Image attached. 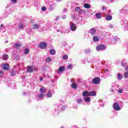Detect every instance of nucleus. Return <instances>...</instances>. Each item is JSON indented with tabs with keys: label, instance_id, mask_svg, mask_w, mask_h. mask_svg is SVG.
I'll use <instances>...</instances> for the list:
<instances>
[{
	"label": "nucleus",
	"instance_id": "nucleus-1",
	"mask_svg": "<svg viewBox=\"0 0 128 128\" xmlns=\"http://www.w3.org/2000/svg\"><path fill=\"white\" fill-rule=\"evenodd\" d=\"M92 82L94 84H98L100 82V78L98 77L94 78L92 80Z\"/></svg>",
	"mask_w": 128,
	"mask_h": 128
},
{
	"label": "nucleus",
	"instance_id": "nucleus-2",
	"mask_svg": "<svg viewBox=\"0 0 128 128\" xmlns=\"http://www.w3.org/2000/svg\"><path fill=\"white\" fill-rule=\"evenodd\" d=\"M46 46H48L46 42H42L39 44V48H41L42 50H44V48H46Z\"/></svg>",
	"mask_w": 128,
	"mask_h": 128
},
{
	"label": "nucleus",
	"instance_id": "nucleus-3",
	"mask_svg": "<svg viewBox=\"0 0 128 128\" xmlns=\"http://www.w3.org/2000/svg\"><path fill=\"white\" fill-rule=\"evenodd\" d=\"M34 66H31L27 67V72L30 74L34 72Z\"/></svg>",
	"mask_w": 128,
	"mask_h": 128
},
{
	"label": "nucleus",
	"instance_id": "nucleus-4",
	"mask_svg": "<svg viewBox=\"0 0 128 128\" xmlns=\"http://www.w3.org/2000/svg\"><path fill=\"white\" fill-rule=\"evenodd\" d=\"M3 66L2 67L4 70H10V65L8 64H2Z\"/></svg>",
	"mask_w": 128,
	"mask_h": 128
},
{
	"label": "nucleus",
	"instance_id": "nucleus-5",
	"mask_svg": "<svg viewBox=\"0 0 128 128\" xmlns=\"http://www.w3.org/2000/svg\"><path fill=\"white\" fill-rule=\"evenodd\" d=\"M64 70H66V67L62 66H60L58 70V74H60V72H64Z\"/></svg>",
	"mask_w": 128,
	"mask_h": 128
},
{
	"label": "nucleus",
	"instance_id": "nucleus-6",
	"mask_svg": "<svg viewBox=\"0 0 128 128\" xmlns=\"http://www.w3.org/2000/svg\"><path fill=\"white\" fill-rule=\"evenodd\" d=\"M113 106L116 110H120V107L118 104L117 102L114 103Z\"/></svg>",
	"mask_w": 128,
	"mask_h": 128
},
{
	"label": "nucleus",
	"instance_id": "nucleus-7",
	"mask_svg": "<svg viewBox=\"0 0 128 128\" xmlns=\"http://www.w3.org/2000/svg\"><path fill=\"white\" fill-rule=\"evenodd\" d=\"M106 48V46L104 45H100V46H97L96 50H104Z\"/></svg>",
	"mask_w": 128,
	"mask_h": 128
},
{
	"label": "nucleus",
	"instance_id": "nucleus-8",
	"mask_svg": "<svg viewBox=\"0 0 128 128\" xmlns=\"http://www.w3.org/2000/svg\"><path fill=\"white\" fill-rule=\"evenodd\" d=\"M75 12H78V14H82V9H80V8L79 6L76 7L75 8Z\"/></svg>",
	"mask_w": 128,
	"mask_h": 128
},
{
	"label": "nucleus",
	"instance_id": "nucleus-9",
	"mask_svg": "<svg viewBox=\"0 0 128 128\" xmlns=\"http://www.w3.org/2000/svg\"><path fill=\"white\" fill-rule=\"evenodd\" d=\"M96 91H92L89 92V96H96Z\"/></svg>",
	"mask_w": 128,
	"mask_h": 128
},
{
	"label": "nucleus",
	"instance_id": "nucleus-10",
	"mask_svg": "<svg viewBox=\"0 0 128 128\" xmlns=\"http://www.w3.org/2000/svg\"><path fill=\"white\" fill-rule=\"evenodd\" d=\"M70 28L71 30H72V32H74L76 30V24H72L70 27Z\"/></svg>",
	"mask_w": 128,
	"mask_h": 128
},
{
	"label": "nucleus",
	"instance_id": "nucleus-11",
	"mask_svg": "<svg viewBox=\"0 0 128 128\" xmlns=\"http://www.w3.org/2000/svg\"><path fill=\"white\" fill-rule=\"evenodd\" d=\"M40 92L44 94V93L46 92V88H44V87H42L40 88Z\"/></svg>",
	"mask_w": 128,
	"mask_h": 128
},
{
	"label": "nucleus",
	"instance_id": "nucleus-12",
	"mask_svg": "<svg viewBox=\"0 0 128 128\" xmlns=\"http://www.w3.org/2000/svg\"><path fill=\"white\" fill-rule=\"evenodd\" d=\"M82 96H89V92L85 90L83 92Z\"/></svg>",
	"mask_w": 128,
	"mask_h": 128
},
{
	"label": "nucleus",
	"instance_id": "nucleus-13",
	"mask_svg": "<svg viewBox=\"0 0 128 128\" xmlns=\"http://www.w3.org/2000/svg\"><path fill=\"white\" fill-rule=\"evenodd\" d=\"M90 34H92V36L94 34H96V30L94 28H92L90 30Z\"/></svg>",
	"mask_w": 128,
	"mask_h": 128
},
{
	"label": "nucleus",
	"instance_id": "nucleus-14",
	"mask_svg": "<svg viewBox=\"0 0 128 128\" xmlns=\"http://www.w3.org/2000/svg\"><path fill=\"white\" fill-rule=\"evenodd\" d=\"M112 20V16L110 15H106V20Z\"/></svg>",
	"mask_w": 128,
	"mask_h": 128
},
{
	"label": "nucleus",
	"instance_id": "nucleus-15",
	"mask_svg": "<svg viewBox=\"0 0 128 128\" xmlns=\"http://www.w3.org/2000/svg\"><path fill=\"white\" fill-rule=\"evenodd\" d=\"M8 55L6 54H4L3 55L2 60H8Z\"/></svg>",
	"mask_w": 128,
	"mask_h": 128
},
{
	"label": "nucleus",
	"instance_id": "nucleus-16",
	"mask_svg": "<svg viewBox=\"0 0 128 128\" xmlns=\"http://www.w3.org/2000/svg\"><path fill=\"white\" fill-rule=\"evenodd\" d=\"M97 18L100 19L102 18V14L100 13H96L95 14Z\"/></svg>",
	"mask_w": 128,
	"mask_h": 128
},
{
	"label": "nucleus",
	"instance_id": "nucleus-17",
	"mask_svg": "<svg viewBox=\"0 0 128 128\" xmlns=\"http://www.w3.org/2000/svg\"><path fill=\"white\" fill-rule=\"evenodd\" d=\"M20 46H22V44H19L18 43H16L14 45V48H20Z\"/></svg>",
	"mask_w": 128,
	"mask_h": 128
},
{
	"label": "nucleus",
	"instance_id": "nucleus-18",
	"mask_svg": "<svg viewBox=\"0 0 128 128\" xmlns=\"http://www.w3.org/2000/svg\"><path fill=\"white\" fill-rule=\"evenodd\" d=\"M71 87L72 88H74V90H76V88H78V84H71Z\"/></svg>",
	"mask_w": 128,
	"mask_h": 128
},
{
	"label": "nucleus",
	"instance_id": "nucleus-19",
	"mask_svg": "<svg viewBox=\"0 0 128 128\" xmlns=\"http://www.w3.org/2000/svg\"><path fill=\"white\" fill-rule=\"evenodd\" d=\"M93 40L96 42H98V40H100V38H98V36H94L93 38Z\"/></svg>",
	"mask_w": 128,
	"mask_h": 128
},
{
	"label": "nucleus",
	"instance_id": "nucleus-20",
	"mask_svg": "<svg viewBox=\"0 0 128 128\" xmlns=\"http://www.w3.org/2000/svg\"><path fill=\"white\" fill-rule=\"evenodd\" d=\"M50 54H52V56H54V54H56V50H50Z\"/></svg>",
	"mask_w": 128,
	"mask_h": 128
},
{
	"label": "nucleus",
	"instance_id": "nucleus-21",
	"mask_svg": "<svg viewBox=\"0 0 128 128\" xmlns=\"http://www.w3.org/2000/svg\"><path fill=\"white\" fill-rule=\"evenodd\" d=\"M84 8H90V5L88 4H84Z\"/></svg>",
	"mask_w": 128,
	"mask_h": 128
},
{
	"label": "nucleus",
	"instance_id": "nucleus-22",
	"mask_svg": "<svg viewBox=\"0 0 128 128\" xmlns=\"http://www.w3.org/2000/svg\"><path fill=\"white\" fill-rule=\"evenodd\" d=\"M47 96L48 98H52V92H50V91H48Z\"/></svg>",
	"mask_w": 128,
	"mask_h": 128
},
{
	"label": "nucleus",
	"instance_id": "nucleus-23",
	"mask_svg": "<svg viewBox=\"0 0 128 128\" xmlns=\"http://www.w3.org/2000/svg\"><path fill=\"white\" fill-rule=\"evenodd\" d=\"M46 62H52V59L48 57L46 58Z\"/></svg>",
	"mask_w": 128,
	"mask_h": 128
},
{
	"label": "nucleus",
	"instance_id": "nucleus-24",
	"mask_svg": "<svg viewBox=\"0 0 128 128\" xmlns=\"http://www.w3.org/2000/svg\"><path fill=\"white\" fill-rule=\"evenodd\" d=\"M84 99L86 102H90V98L89 97L87 98H84Z\"/></svg>",
	"mask_w": 128,
	"mask_h": 128
},
{
	"label": "nucleus",
	"instance_id": "nucleus-25",
	"mask_svg": "<svg viewBox=\"0 0 128 128\" xmlns=\"http://www.w3.org/2000/svg\"><path fill=\"white\" fill-rule=\"evenodd\" d=\"M118 80H122V76L121 74H118Z\"/></svg>",
	"mask_w": 128,
	"mask_h": 128
},
{
	"label": "nucleus",
	"instance_id": "nucleus-26",
	"mask_svg": "<svg viewBox=\"0 0 128 128\" xmlns=\"http://www.w3.org/2000/svg\"><path fill=\"white\" fill-rule=\"evenodd\" d=\"M18 28H22V29L24 28V24L22 23L19 24H18Z\"/></svg>",
	"mask_w": 128,
	"mask_h": 128
},
{
	"label": "nucleus",
	"instance_id": "nucleus-27",
	"mask_svg": "<svg viewBox=\"0 0 128 128\" xmlns=\"http://www.w3.org/2000/svg\"><path fill=\"white\" fill-rule=\"evenodd\" d=\"M44 95L42 94H40L38 95V98H44Z\"/></svg>",
	"mask_w": 128,
	"mask_h": 128
},
{
	"label": "nucleus",
	"instance_id": "nucleus-28",
	"mask_svg": "<svg viewBox=\"0 0 128 128\" xmlns=\"http://www.w3.org/2000/svg\"><path fill=\"white\" fill-rule=\"evenodd\" d=\"M68 58V56L67 54H64V56H63V60H66Z\"/></svg>",
	"mask_w": 128,
	"mask_h": 128
},
{
	"label": "nucleus",
	"instance_id": "nucleus-29",
	"mask_svg": "<svg viewBox=\"0 0 128 128\" xmlns=\"http://www.w3.org/2000/svg\"><path fill=\"white\" fill-rule=\"evenodd\" d=\"M39 26L38 25L36 24H34L33 25V28L36 29V28H38Z\"/></svg>",
	"mask_w": 128,
	"mask_h": 128
},
{
	"label": "nucleus",
	"instance_id": "nucleus-30",
	"mask_svg": "<svg viewBox=\"0 0 128 128\" xmlns=\"http://www.w3.org/2000/svg\"><path fill=\"white\" fill-rule=\"evenodd\" d=\"M28 52H30V50L26 48L25 50V51L24 52V53L25 54H28Z\"/></svg>",
	"mask_w": 128,
	"mask_h": 128
},
{
	"label": "nucleus",
	"instance_id": "nucleus-31",
	"mask_svg": "<svg viewBox=\"0 0 128 128\" xmlns=\"http://www.w3.org/2000/svg\"><path fill=\"white\" fill-rule=\"evenodd\" d=\"M124 78H128V72H126L124 73Z\"/></svg>",
	"mask_w": 128,
	"mask_h": 128
},
{
	"label": "nucleus",
	"instance_id": "nucleus-32",
	"mask_svg": "<svg viewBox=\"0 0 128 128\" xmlns=\"http://www.w3.org/2000/svg\"><path fill=\"white\" fill-rule=\"evenodd\" d=\"M77 102H78V104H80L81 102H82V99H78L77 100Z\"/></svg>",
	"mask_w": 128,
	"mask_h": 128
},
{
	"label": "nucleus",
	"instance_id": "nucleus-33",
	"mask_svg": "<svg viewBox=\"0 0 128 128\" xmlns=\"http://www.w3.org/2000/svg\"><path fill=\"white\" fill-rule=\"evenodd\" d=\"M10 76H16V73L14 72H11Z\"/></svg>",
	"mask_w": 128,
	"mask_h": 128
},
{
	"label": "nucleus",
	"instance_id": "nucleus-34",
	"mask_svg": "<svg viewBox=\"0 0 128 128\" xmlns=\"http://www.w3.org/2000/svg\"><path fill=\"white\" fill-rule=\"evenodd\" d=\"M68 70H72V64H70L68 66Z\"/></svg>",
	"mask_w": 128,
	"mask_h": 128
},
{
	"label": "nucleus",
	"instance_id": "nucleus-35",
	"mask_svg": "<svg viewBox=\"0 0 128 128\" xmlns=\"http://www.w3.org/2000/svg\"><path fill=\"white\" fill-rule=\"evenodd\" d=\"M42 10L43 12H46V7H42Z\"/></svg>",
	"mask_w": 128,
	"mask_h": 128
},
{
	"label": "nucleus",
	"instance_id": "nucleus-36",
	"mask_svg": "<svg viewBox=\"0 0 128 128\" xmlns=\"http://www.w3.org/2000/svg\"><path fill=\"white\" fill-rule=\"evenodd\" d=\"M12 2H14V4H18V2H16V0H11Z\"/></svg>",
	"mask_w": 128,
	"mask_h": 128
},
{
	"label": "nucleus",
	"instance_id": "nucleus-37",
	"mask_svg": "<svg viewBox=\"0 0 128 128\" xmlns=\"http://www.w3.org/2000/svg\"><path fill=\"white\" fill-rule=\"evenodd\" d=\"M118 92L119 94H122V90L121 89L118 90Z\"/></svg>",
	"mask_w": 128,
	"mask_h": 128
},
{
	"label": "nucleus",
	"instance_id": "nucleus-38",
	"mask_svg": "<svg viewBox=\"0 0 128 128\" xmlns=\"http://www.w3.org/2000/svg\"><path fill=\"white\" fill-rule=\"evenodd\" d=\"M70 82H72V84H74V82H75L74 80V79H71Z\"/></svg>",
	"mask_w": 128,
	"mask_h": 128
},
{
	"label": "nucleus",
	"instance_id": "nucleus-39",
	"mask_svg": "<svg viewBox=\"0 0 128 128\" xmlns=\"http://www.w3.org/2000/svg\"><path fill=\"white\" fill-rule=\"evenodd\" d=\"M63 11L64 12H68V9L67 8H64L63 10Z\"/></svg>",
	"mask_w": 128,
	"mask_h": 128
},
{
	"label": "nucleus",
	"instance_id": "nucleus-40",
	"mask_svg": "<svg viewBox=\"0 0 128 128\" xmlns=\"http://www.w3.org/2000/svg\"><path fill=\"white\" fill-rule=\"evenodd\" d=\"M124 70H128V66H126L125 67Z\"/></svg>",
	"mask_w": 128,
	"mask_h": 128
},
{
	"label": "nucleus",
	"instance_id": "nucleus-41",
	"mask_svg": "<svg viewBox=\"0 0 128 128\" xmlns=\"http://www.w3.org/2000/svg\"><path fill=\"white\" fill-rule=\"evenodd\" d=\"M106 8L104 6H102V10H106Z\"/></svg>",
	"mask_w": 128,
	"mask_h": 128
},
{
	"label": "nucleus",
	"instance_id": "nucleus-42",
	"mask_svg": "<svg viewBox=\"0 0 128 128\" xmlns=\"http://www.w3.org/2000/svg\"><path fill=\"white\" fill-rule=\"evenodd\" d=\"M4 74V72L3 71H0V74Z\"/></svg>",
	"mask_w": 128,
	"mask_h": 128
},
{
	"label": "nucleus",
	"instance_id": "nucleus-43",
	"mask_svg": "<svg viewBox=\"0 0 128 128\" xmlns=\"http://www.w3.org/2000/svg\"><path fill=\"white\" fill-rule=\"evenodd\" d=\"M66 18V16H62V18Z\"/></svg>",
	"mask_w": 128,
	"mask_h": 128
},
{
	"label": "nucleus",
	"instance_id": "nucleus-44",
	"mask_svg": "<svg viewBox=\"0 0 128 128\" xmlns=\"http://www.w3.org/2000/svg\"><path fill=\"white\" fill-rule=\"evenodd\" d=\"M30 24H34V21H32H32H30Z\"/></svg>",
	"mask_w": 128,
	"mask_h": 128
},
{
	"label": "nucleus",
	"instance_id": "nucleus-45",
	"mask_svg": "<svg viewBox=\"0 0 128 128\" xmlns=\"http://www.w3.org/2000/svg\"><path fill=\"white\" fill-rule=\"evenodd\" d=\"M44 79L42 78H40V80L42 81V80Z\"/></svg>",
	"mask_w": 128,
	"mask_h": 128
},
{
	"label": "nucleus",
	"instance_id": "nucleus-46",
	"mask_svg": "<svg viewBox=\"0 0 128 128\" xmlns=\"http://www.w3.org/2000/svg\"><path fill=\"white\" fill-rule=\"evenodd\" d=\"M122 66H124L125 64H122Z\"/></svg>",
	"mask_w": 128,
	"mask_h": 128
},
{
	"label": "nucleus",
	"instance_id": "nucleus-47",
	"mask_svg": "<svg viewBox=\"0 0 128 128\" xmlns=\"http://www.w3.org/2000/svg\"><path fill=\"white\" fill-rule=\"evenodd\" d=\"M106 72H108V70H106Z\"/></svg>",
	"mask_w": 128,
	"mask_h": 128
},
{
	"label": "nucleus",
	"instance_id": "nucleus-48",
	"mask_svg": "<svg viewBox=\"0 0 128 128\" xmlns=\"http://www.w3.org/2000/svg\"><path fill=\"white\" fill-rule=\"evenodd\" d=\"M2 24H1V26H0V28H2Z\"/></svg>",
	"mask_w": 128,
	"mask_h": 128
}]
</instances>
